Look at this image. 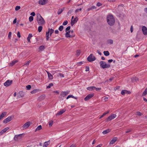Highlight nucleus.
I'll return each instance as SVG.
<instances>
[{"mask_svg":"<svg viewBox=\"0 0 147 147\" xmlns=\"http://www.w3.org/2000/svg\"><path fill=\"white\" fill-rule=\"evenodd\" d=\"M65 111V109H63L61 110L59 112L56 114V115H59L62 114Z\"/></svg>","mask_w":147,"mask_h":147,"instance_id":"obj_20","label":"nucleus"},{"mask_svg":"<svg viewBox=\"0 0 147 147\" xmlns=\"http://www.w3.org/2000/svg\"><path fill=\"white\" fill-rule=\"evenodd\" d=\"M50 144V141L49 140L44 142L43 145V147H47V146Z\"/></svg>","mask_w":147,"mask_h":147,"instance_id":"obj_21","label":"nucleus"},{"mask_svg":"<svg viewBox=\"0 0 147 147\" xmlns=\"http://www.w3.org/2000/svg\"><path fill=\"white\" fill-rule=\"evenodd\" d=\"M18 61L17 60H13L12 62L10 63L9 65H10L12 66L14 65L16 63L18 62Z\"/></svg>","mask_w":147,"mask_h":147,"instance_id":"obj_28","label":"nucleus"},{"mask_svg":"<svg viewBox=\"0 0 147 147\" xmlns=\"http://www.w3.org/2000/svg\"><path fill=\"white\" fill-rule=\"evenodd\" d=\"M11 34H12V33H11V32H9V34H8V37L9 39H10V38H11Z\"/></svg>","mask_w":147,"mask_h":147,"instance_id":"obj_50","label":"nucleus"},{"mask_svg":"<svg viewBox=\"0 0 147 147\" xmlns=\"http://www.w3.org/2000/svg\"><path fill=\"white\" fill-rule=\"evenodd\" d=\"M12 83V80H8L4 83V85L6 87L8 86L11 84Z\"/></svg>","mask_w":147,"mask_h":147,"instance_id":"obj_10","label":"nucleus"},{"mask_svg":"<svg viewBox=\"0 0 147 147\" xmlns=\"http://www.w3.org/2000/svg\"><path fill=\"white\" fill-rule=\"evenodd\" d=\"M51 35H50L49 34L48 32H46V40L48 41L49 40L50 37L51 36Z\"/></svg>","mask_w":147,"mask_h":147,"instance_id":"obj_22","label":"nucleus"},{"mask_svg":"<svg viewBox=\"0 0 147 147\" xmlns=\"http://www.w3.org/2000/svg\"><path fill=\"white\" fill-rule=\"evenodd\" d=\"M64 9V8H63V9H59L57 11V14L59 15L61 14L62 13V12L63 11Z\"/></svg>","mask_w":147,"mask_h":147,"instance_id":"obj_33","label":"nucleus"},{"mask_svg":"<svg viewBox=\"0 0 147 147\" xmlns=\"http://www.w3.org/2000/svg\"><path fill=\"white\" fill-rule=\"evenodd\" d=\"M12 119L11 116L8 117L7 118L5 119L3 121V122L5 123H6L12 120Z\"/></svg>","mask_w":147,"mask_h":147,"instance_id":"obj_7","label":"nucleus"},{"mask_svg":"<svg viewBox=\"0 0 147 147\" xmlns=\"http://www.w3.org/2000/svg\"><path fill=\"white\" fill-rule=\"evenodd\" d=\"M17 36L18 37L20 38L21 37L20 33L19 32H18L17 33Z\"/></svg>","mask_w":147,"mask_h":147,"instance_id":"obj_60","label":"nucleus"},{"mask_svg":"<svg viewBox=\"0 0 147 147\" xmlns=\"http://www.w3.org/2000/svg\"><path fill=\"white\" fill-rule=\"evenodd\" d=\"M83 62H82V61H81L79 62H78L77 63L78 65V66L81 65L83 63Z\"/></svg>","mask_w":147,"mask_h":147,"instance_id":"obj_51","label":"nucleus"},{"mask_svg":"<svg viewBox=\"0 0 147 147\" xmlns=\"http://www.w3.org/2000/svg\"><path fill=\"white\" fill-rule=\"evenodd\" d=\"M30 62V60L28 61H27L26 63L24 64L25 65H26V66L28 65H29V63Z\"/></svg>","mask_w":147,"mask_h":147,"instance_id":"obj_53","label":"nucleus"},{"mask_svg":"<svg viewBox=\"0 0 147 147\" xmlns=\"http://www.w3.org/2000/svg\"><path fill=\"white\" fill-rule=\"evenodd\" d=\"M7 113L6 112H3L1 113L0 115V120L3 119V118L7 114Z\"/></svg>","mask_w":147,"mask_h":147,"instance_id":"obj_19","label":"nucleus"},{"mask_svg":"<svg viewBox=\"0 0 147 147\" xmlns=\"http://www.w3.org/2000/svg\"><path fill=\"white\" fill-rule=\"evenodd\" d=\"M107 22L109 25L113 26L114 24L115 20L113 16L111 15H108L107 17Z\"/></svg>","mask_w":147,"mask_h":147,"instance_id":"obj_2","label":"nucleus"},{"mask_svg":"<svg viewBox=\"0 0 147 147\" xmlns=\"http://www.w3.org/2000/svg\"><path fill=\"white\" fill-rule=\"evenodd\" d=\"M96 59V58L92 54H90L87 58V60L89 62H92Z\"/></svg>","mask_w":147,"mask_h":147,"instance_id":"obj_4","label":"nucleus"},{"mask_svg":"<svg viewBox=\"0 0 147 147\" xmlns=\"http://www.w3.org/2000/svg\"><path fill=\"white\" fill-rule=\"evenodd\" d=\"M111 129H107L104 131L102 132V133L104 135L110 132L111 131Z\"/></svg>","mask_w":147,"mask_h":147,"instance_id":"obj_26","label":"nucleus"},{"mask_svg":"<svg viewBox=\"0 0 147 147\" xmlns=\"http://www.w3.org/2000/svg\"><path fill=\"white\" fill-rule=\"evenodd\" d=\"M68 21L67 20L65 21L63 23V25L64 26L68 24Z\"/></svg>","mask_w":147,"mask_h":147,"instance_id":"obj_45","label":"nucleus"},{"mask_svg":"<svg viewBox=\"0 0 147 147\" xmlns=\"http://www.w3.org/2000/svg\"><path fill=\"white\" fill-rule=\"evenodd\" d=\"M26 88L27 90H29L31 88V86L30 85H28L26 86Z\"/></svg>","mask_w":147,"mask_h":147,"instance_id":"obj_48","label":"nucleus"},{"mask_svg":"<svg viewBox=\"0 0 147 147\" xmlns=\"http://www.w3.org/2000/svg\"><path fill=\"white\" fill-rule=\"evenodd\" d=\"M33 17L32 16H30L29 18V20L30 22L32 21L33 20Z\"/></svg>","mask_w":147,"mask_h":147,"instance_id":"obj_41","label":"nucleus"},{"mask_svg":"<svg viewBox=\"0 0 147 147\" xmlns=\"http://www.w3.org/2000/svg\"><path fill=\"white\" fill-rule=\"evenodd\" d=\"M108 43L110 44H112L113 43V41L112 39H109L107 40Z\"/></svg>","mask_w":147,"mask_h":147,"instance_id":"obj_37","label":"nucleus"},{"mask_svg":"<svg viewBox=\"0 0 147 147\" xmlns=\"http://www.w3.org/2000/svg\"><path fill=\"white\" fill-rule=\"evenodd\" d=\"M94 96L93 93L88 94L84 99L85 101H87L92 98Z\"/></svg>","mask_w":147,"mask_h":147,"instance_id":"obj_9","label":"nucleus"},{"mask_svg":"<svg viewBox=\"0 0 147 147\" xmlns=\"http://www.w3.org/2000/svg\"><path fill=\"white\" fill-rule=\"evenodd\" d=\"M53 86V83H50L49 84V85L47 87V88H50L51 87Z\"/></svg>","mask_w":147,"mask_h":147,"instance_id":"obj_39","label":"nucleus"},{"mask_svg":"<svg viewBox=\"0 0 147 147\" xmlns=\"http://www.w3.org/2000/svg\"><path fill=\"white\" fill-rule=\"evenodd\" d=\"M132 129H127V131H126V133H128L129 132L131 131Z\"/></svg>","mask_w":147,"mask_h":147,"instance_id":"obj_55","label":"nucleus"},{"mask_svg":"<svg viewBox=\"0 0 147 147\" xmlns=\"http://www.w3.org/2000/svg\"><path fill=\"white\" fill-rule=\"evenodd\" d=\"M104 54L106 56H108L109 55V53L108 51H104L103 52Z\"/></svg>","mask_w":147,"mask_h":147,"instance_id":"obj_34","label":"nucleus"},{"mask_svg":"<svg viewBox=\"0 0 147 147\" xmlns=\"http://www.w3.org/2000/svg\"><path fill=\"white\" fill-rule=\"evenodd\" d=\"M69 92V91H65L62 92L61 94V95L63 97H64L65 96L67 95Z\"/></svg>","mask_w":147,"mask_h":147,"instance_id":"obj_15","label":"nucleus"},{"mask_svg":"<svg viewBox=\"0 0 147 147\" xmlns=\"http://www.w3.org/2000/svg\"><path fill=\"white\" fill-rule=\"evenodd\" d=\"M108 97H103V100L105 101H107L108 100Z\"/></svg>","mask_w":147,"mask_h":147,"instance_id":"obj_49","label":"nucleus"},{"mask_svg":"<svg viewBox=\"0 0 147 147\" xmlns=\"http://www.w3.org/2000/svg\"><path fill=\"white\" fill-rule=\"evenodd\" d=\"M42 129V126L41 125H39L37 128L36 129L35 131H39Z\"/></svg>","mask_w":147,"mask_h":147,"instance_id":"obj_31","label":"nucleus"},{"mask_svg":"<svg viewBox=\"0 0 147 147\" xmlns=\"http://www.w3.org/2000/svg\"><path fill=\"white\" fill-rule=\"evenodd\" d=\"M89 70V68L88 67H86L85 71H88Z\"/></svg>","mask_w":147,"mask_h":147,"instance_id":"obj_59","label":"nucleus"},{"mask_svg":"<svg viewBox=\"0 0 147 147\" xmlns=\"http://www.w3.org/2000/svg\"><path fill=\"white\" fill-rule=\"evenodd\" d=\"M30 15L32 16H35V14L34 12H32L30 13Z\"/></svg>","mask_w":147,"mask_h":147,"instance_id":"obj_58","label":"nucleus"},{"mask_svg":"<svg viewBox=\"0 0 147 147\" xmlns=\"http://www.w3.org/2000/svg\"><path fill=\"white\" fill-rule=\"evenodd\" d=\"M47 74L48 78L50 80H51L53 79V77L52 75L49 72L47 71H46Z\"/></svg>","mask_w":147,"mask_h":147,"instance_id":"obj_18","label":"nucleus"},{"mask_svg":"<svg viewBox=\"0 0 147 147\" xmlns=\"http://www.w3.org/2000/svg\"><path fill=\"white\" fill-rule=\"evenodd\" d=\"M53 123V121H50L49 123V125L50 127H51Z\"/></svg>","mask_w":147,"mask_h":147,"instance_id":"obj_44","label":"nucleus"},{"mask_svg":"<svg viewBox=\"0 0 147 147\" xmlns=\"http://www.w3.org/2000/svg\"><path fill=\"white\" fill-rule=\"evenodd\" d=\"M9 129V127H7L2 130L1 131H0V136L2 135Z\"/></svg>","mask_w":147,"mask_h":147,"instance_id":"obj_14","label":"nucleus"},{"mask_svg":"<svg viewBox=\"0 0 147 147\" xmlns=\"http://www.w3.org/2000/svg\"><path fill=\"white\" fill-rule=\"evenodd\" d=\"M78 19L76 17L73 20H71V24L72 26H73L74 24L76 23L78 21Z\"/></svg>","mask_w":147,"mask_h":147,"instance_id":"obj_13","label":"nucleus"},{"mask_svg":"<svg viewBox=\"0 0 147 147\" xmlns=\"http://www.w3.org/2000/svg\"><path fill=\"white\" fill-rule=\"evenodd\" d=\"M70 28V26H68L67 28H66L65 29L66 32H67V31H69V30Z\"/></svg>","mask_w":147,"mask_h":147,"instance_id":"obj_46","label":"nucleus"},{"mask_svg":"<svg viewBox=\"0 0 147 147\" xmlns=\"http://www.w3.org/2000/svg\"><path fill=\"white\" fill-rule=\"evenodd\" d=\"M54 32V30L52 29L49 28L48 29V32H48L49 34H50V35H51Z\"/></svg>","mask_w":147,"mask_h":147,"instance_id":"obj_25","label":"nucleus"},{"mask_svg":"<svg viewBox=\"0 0 147 147\" xmlns=\"http://www.w3.org/2000/svg\"><path fill=\"white\" fill-rule=\"evenodd\" d=\"M144 11L145 13L147 14V7L145 8L144 9Z\"/></svg>","mask_w":147,"mask_h":147,"instance_id":"obj_56","label":"nucleus"},{"mask_svg":"<svg viewBox=\"0 0 147 147\" xmlns=\"http://www.w3.org/2000/svg\"><path fill=\"white\" fill-rule=\"evenodd\" d=\"M30 122L28 121L26 123L22 126V128L24 129L27 128L30 125Z\"/></svg>","mask_w":147,"mask_h":147,"instance_id":"obj_11","label":"nucleus"},{"mask_svg":"<svg viewBox=\"0 0 147 147\" xmlns=\"http://www.w3.org/2000/svg\"><path fill=\"white\" fill-rule=\"evenodd\" d=\"M42 29V27L41 25L38 27V31L39 32H40L41 31Z\"/></svg>","mask_w":147,"mask_h":147,"instance_id":"obj_36","label":"nucleus"},{"mask_svg":"<svg viewBox=\"0 0 147 147\" xmlns=\"http://www.w3.org/2000/svg\"><path fill=\"white\" fill-rule=\"evenodd\" d=\"M48 2V0H39L38 1V3L39 4L43 5L46 4Z\"/></svg>","mask_w":147,"mask_h":147,"instance_id":"obj_12","label":"nucleus"},{"mask_svg":"<svg viewBox=\"0 0 147 147\" xmlns=\"http://www.w3.org/2000/svg\"><path fill=\"white\" fill-rule=\"evenodd\" d=\"M66 32L65 34V36L67 38L70 37H71V36L69 34L70 31H69L68 32Z\"/></svg>","mask_w":147,"mask_h":147,"instance_id":"obj_32","label":"nucleus"},{"mask_svg":"<svg viewBox=\"0 0 147 147\" xmlns=\"http://www.w3.org/2000/svg\"><path fill=\"white\" fill-rule=\"evenodd\" d=\"M39 91V89H36L31 92L30 93L32 94H34L38 92Z\"/></svg>","mask_w":147,"mask_h":147,"instance_id":"obj_30","label":"nucleus"},{"mask_svg":"<svg viewBox=\"0 0 147 147\" xmlns=\"http://www.w3.org/2000/svg\"><path fill=\"white\" fill-rule=\"evenodd\" d=\"M39 49L40 51H42L45 49V47L44 46L42 45L39 47Z\"/></svg>","mask_w":147,"mask_h":147,"instance_id":"obj_38","label":"nucleus"},{"mask_svg":"<svg viewBox=\"0 0 147 147\" xmlns=\"http://www.w3.org/2000/svg\"><path fill=\"white\" fill-rule=\"evenodd\" d=\"M102 146V144H99L96 147H101Z\"/></svg>","mask_w":147,"mask_h":147,"instance_id":"obj_64","label":"nucleus"},{"mask_svg":"<svg viewBox=\"0 0 147 147\" xmlns=\"http://www.w3.org/2000/svg\"><path fill=\"white\" fill-rule=\"evenodd\" d=\"M36 20L38 24L42 26L45 24V20L40 14L37 15Z\"/></svg>","mask_w":147,"mask_h":147,"instance_id":"obj_1","label":"nucleus"},{"mask_svg":"<svg viewBox=\"0 0 147 147\" xmlns=\"http://www.w3.org/2000/svg\"><path fill=\"white\" fill-rule=\"evenodd\" d=\"M147 94V88H146L144 91L143 92L142 96H145L146 94Z\"/></svg>","mask_w":147,"mask_h":147,"instance_id":"obj_35","label":"nucleus"},{"mask_svg":"<svg viewBox=\"0 0 147 147\" xmlns=\"http://www.w3.org/2000/svg\"><path fill=\"white\" fill-rule=\"evenodd\" d=\"M82 10V8H80L79 9H77L75 11L76 12H79V11H81Z\"/></svg>","mask_w":147,"mask_h":147,"instance_id":"obj_57","label":"nucleus"},{"mask_svg":"<svg viewBox=\"0 0 147 147\" xmlns=\"http://www.w3.org/2000/svg\"><path fill=\"white\" fill-rule=\"evenodd\" d=\"M137 115H142V113L139 112H138L137 113Z\"/></svg>","mask_w":147,"mask_h":147,"instance_id":"obj_63","label":"nucleus"},{"mask_svg":"<svg viewBox=\"0 0 147 147\" xmlns=\"http://www.w3.org/2000/svg\"><path fill=\"white\" fill-rule=\"evenodd\" d=\"M23 134H22L18 135H15L13 138L14 140L16 141H18V140L21 139L22 137V135Z\"/></svg>","mask_w":147,"mask_h":147,"instance_id":"obj_5","label":"nucleus"},{"mask_svg":"<svg viewBox=\"0 0 147 147\" xmlns=\"http://www.w3.org/2000/svg\"><path fill=\"white\" fill-rule=\"evenodd\" d=\"M95 88V86H90L87 87V89L89 90L92 91L94 90Z\"/></svg>","mask_w":147,"mask_h":147,"instance_id":"obj_23","label":"nucleus"},{"mask_svg":"<svg viewBox=\"0 0 147 147\" xmlns=\"http://www.w3.org/2000/svg\"><path fill=\"white\" fill-rule=\"evenodd\" d=\"M59 75L60 77L61 78H63L64 77L63 74L60 73L59 74Z\"/></svg>","mask_w":147,"mask_h":147,"instance_id":"obj_52","label":"nucleus"},{"mask_svg":"<svg viewBox=\"0 0 147 147\" xmlns=\"http://www.w3.org/2000/svg\"><path fill=\"white\" fill-rule=\"evenodd\" d=\"M20 7L19 6H17L15 8V10L16 11L20 9Z\"/></svg>","mask_w":147,"mask_h":147,"instance_id":"obj_42","label":"nucleus"},{"mask_svg":"<svg viewBox=\"0 0 147 147\" xmlns=\"http://www.w3.org/2000/svg\"><path fill=\"white\" fill-rule=\"evenodd\" d=\"M32 37V34H29L28 35V36L27 38L28 41L29 42H30V39L31 37Z\"/></svg>","mask_w":147,"mask_h":147,"instance_id":"obj_24","label":"nucleus"},{"mask_svg":"<svg viewBox=\"0 0 147 147\" xmlns=\"http://www.w3.org/2000/svg\"><path fill=\"white\" fill-rule=\"evenodd\" d=\"M133 28L132 26H131V28H130V32L131 33H132L133 32Z\"/></svg>","mask_w":147,"mask_h":147,"instance_id":"obj_61","label":"nucleus"},{"mask_svg":"<svg viewBox=\"0 0 147 147\" xmlns=\"http://www.w3.org/2000/svg\"><path fill=\"white\" fill-rule=\"evenodd\" d=\"M131 92L126 90H122L121 92V94L122 95H124L125 94H130Z\"/></svg>","mask_w":147,"mask_h":147,"instance_id":"obj_16","label":"nucleus"},{"mask_svg":"<svg viewBox=\"0 0 147 147\" xmlns=\"http://www.w3.org/2000/svg\"><path fill=\"white\" fill-rule=\"evenodd\" d=\"M81 53V51L80 50H78L76 51V54L77 56H79Z\"/></svg>","mask_w":147,"mask_h":147,"instance_id":"obj_40","label":"nucleus"},{"mask_svg":"<svg viewBox=\"0 0 147 147\" xmlns=\"http://www.w3.org/2000/svg\"><path fill=\"white\" fill-rule=\"evenodd\" d=\"M63 28V26H60L59 28V30L60 31H62Z\"/></svg>","mask_w":147,"mask_h":147,"instance_id":"obj_43","label":"nucleus"},{"mask_svg":"<svg viewBox=\"0 0 147 147\" xmlns=\"http://www.w3.org/2000/svg\"><path fill=\"white\" fill-rule=\"evenodd\" d=\"M101 89V88H96L95 87V88L94 89L96 90V91H98L99 90H100Z\"/></svg>","mask_w":147,"mask_h":147,"instance_id":"obj_54","label":"nucleus"},{"mask_svg":"<svg viewBox=\"0 0 147 147\" xmlns=\"http://www.w3.org/2000/svg\"><path fill=\"white\" fill-rule=\"evenodd\" d=\"M100 67L103 69L109 68L110 66L109 64H107L105 61H103L100 62Z\"/></svg>","mask_w":147,"mask_h":147,"instance_id":"obj_3","label":"nucleus"},{"mask_svg":"<svg viewBox=\"0 0 147 147\" xmlns=\"http://www.w3.org/2000/svg\"><path fill=\"white\" fill-rule=\"evenodd\" d=\"M110 112L109 110H108L107 112L104 113L100 117L99 119H101L105 115L108 114Z\"/></svg>","mask_w":147,"mask_h":147,"instance_id":"obj_29","label":"nucleus"},{"mask_svg":"<svg viewBox=\"0 0 147 147\" xmlns=\"http://www.w3.org/2000/svg\"><path fill=\"white\" fill-rule=\"evenodd\" d=\"M117 117V115L114 114H112L110 116H109L107 119V121H110L114 119Z\"/></svg>","mask_w":147,"mask_h":147,"instance_id":"obj_6","label":"nucleus"},{"mask_svg":"<svg viewBox=\"0 0 147 147\" xmlns=\"http://www.w3.org/2000/svg\"><path fill=\"white\" fill-rule=\"evenodd\" d=\"M143 34L145 35H147V28L145 26H143L142 28Z\"/></svg>","mask_w":147,"mask_h":147,"instance_id":"obj_8","label":"nucleus"},{"mask_svg":"<svg viewBox=\"0 0 147 147\" xmlns=\"http://www.w3.org/2000/svg\"><path fill=\"white\" fill-rule=\"evenodd\" d=\"M45 97V95L43 94L42 95H41L40 96L39 98L38 99L39 100H44Z\"/></svg>","mask_w":147,"mask_h":147,"instance_id":"obj_27","label":"nucleus"},{"mask_svg":"<svg viewBox=\"0 0 147 147\" xmlns=\"http://www.w3.org/2000/svg\"><path fill=\"white\" fill-rule=\"evenodd\" d=\"M19 94H20L21 97H22L23 96V92H19Z\"/></svg>","mask_w":147,"mask_h":147,"instance_id":"obj_62","label":"nucleus"},{"mask_svg":"<svg viewBox=\"0 0 147 147\" xmlns=\"http://www.w3.org/2000/svg\"><path fill=\"white\" fill-rule=\"evenodd\" d=\"M117 137H114L110 141L109 144H113L117 140Z\"/></svg>","mask_w":147,"mask_h":147,"instance_id":"obj_17","label":"nucleus"},{"mask_svg":"<svg viewBox=\"0 0 147 147\" xmlns=\"http://www.w3.org/2000/svg\"><path fill=\"white\" fill-rule=\"evenodd\" d=\"M72 97H74V96H73V95H69L67 96V97L66 99H68L69 98H72Z\"/></svg>","mask_w":147,"mask_h":147,"instance_id":"obj_47","label":"nucleus"}]
</instances>
